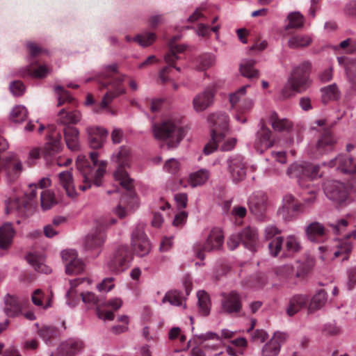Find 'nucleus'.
<instances>
[{"label": "nucleus", "mask_w": 356, "mask_h": 356, "mask_svg": "<svg viewBox=\"0 0 356 356\" xmlns=\"http://www.w3.org/2000/svg\"><path fill=\"white\" fill-rule=\"evenodd\" d=\"M25 47L28 52L26 58L29 64L19 67L17 75L22 78H32L44 79L53 72V67L48 63H42L35 60V58L42 54H48L49 51L39 46L35 42L29 40L25 42Z\"/></svg>", "instance_id": "1"}, {"label": "nucleus", "mask_w": 356, "mask_h": 356, "mask_svg": "<svg viewBox=\"0 0 356 356\" xmlns=\"http://www.w3.org/2000/svg\"><path fill=\"white\" fill-rule=\"evenodd\" d=\"M154 138L164 143L168 149L177 147L184 137V129L181 118L172 115L161 123L152 125Z\"/></svg>", "instance_id": "2"}, {"label": "nucleus", "mask_w": 356, "mask_h": 356, "mask_svg": "<svg viewBox=\"0 0 356 356\" xmlns=\"http://www.w3.org/2000/svg\"><path fill=\"white\" fill-rule=\"evenodd\" d=\"M98 156L96 152L90 153L92 163H90L83 156L80 155L77 158L76 166L83 178V184L79 186V189L83 191L91 187L92 181L97 186L102 184L101 179L106 172V162L99 160Z\"/></svg>", "instance_id": "3"}, {"label": "nucleus", "mask_w": 356, "mask_h": 356, "mask_svg": "<svg viewBox=\"0 0 356 356\" xmlns=\"http://www.w3.org/2000/svg\"><path fill=\"white\" fill-rule=\"evenodd\" d=\"M117 72L118 65L116 63L106 65L102 69L101 78L108 79L106 84L111 86V89L106 92L101 101L100 107L102 109L106 108L114 99L125 94L127 92L126 88L122 85L125 75L115 76Z\"/></svg>", "instance_id": "4"}, {"label": "nucleus", "mask_w": 356, "mask_h": 356, "mask_svg": "<svg viewBox=\"0 0 356 356\" xmlns=\"http://www.w3.org/2000/svg\"><path fill=\"white\" fill-rule=\"evenodd\" d=\"M207 121L210 128L211 139L204 146V153L209 155L217 149V144L224 139V133L229 131V115L221 111L214 112L209 114Z\"/></svg>", "instance_id": "5"}, {"label": "nucleus", "mask_w": 356, "mask_h": 356, "mask_svg": "<svg viewBox=\"0 0 356 356\" xmlns=\"http://www.w3.org/2000/svg\"><path fill=\"white\" fill-rule=\"evenodd\" d=\"M129 150L126 147H121L118 151L111 156L112 163L116 165V170L113 172V177L115 181L129 193L131 200L136 203L137 197L131 192L133 188V179L125 170V167L129 164Z\"/></svg>", "instance_id": "6"}, {"label": "nucleus", "mask_w": 356, "mask_h": 356, "mask_svg": "<svg viewBox=\"0 0 356 356\" xmlns=\"http://www.w3.org/2000/svg\"><path fill=\"white\" fill-rule=\"evenodd\" d=\"M29 187V194L24 193L19 190L14 191L8 195V197L5 201L6 212L10 213L14 211L19 214H24L25 209L29 207V201H32L36 197L37 185L31 184Z\"/></svg>", "instance_id": "7"}, {"label": "nucleus", "mask_w": 356, "mask_h": 356, "mask_svg": "<svg viewBox=\"0 0 356 356\" xmlns=\"http://www.w3.org/2000/svg\"><path fill=\"white\" fill-rule=\"evenodd\" d=\"M270 255L278 256L282 251L285 255H292L302 249L299 238L295 235H289L284 239L282 236H277L268 244Z\"/></svg>", "instance_id": "8"}, {"label": "nucleus", "mask_w": 356, "mask_h": 356, "mask_svg": "<svg viewBox=\"0 0 356 356\" xmlns=\"http://www.w3.org/2000/svg\"><path fill=\"white\" fill-rule=\"evenodd\" d=\"M224 236L222 230L218 227L212 228L207 236L206 241L197 242L193 245V252L195 257L201 260L205 257L206 251L219 250L223 244Z\"/></svg>", "instance_id": "9"}, {"label": "nucleus", "mask_w": 356, "mask_h": 356, "mask_svg": "<svg viewBox=\"0 0 356 356\" xmlns=\"http://www.w3.org/2000/svg\"><path fill=\"white\" fill-rule=\"evenodd\" d=\"M106 227L105 222L95 224L94 228L83 239L85 250L92 252L93 257H97L99 254L101 248L106 241Z\"/></svg>", "instance_id": "10"}, {"label": "nucleus", "mask_w": 356, "mask_h": 356, "mask_svg": "<svg viewBox=\"0 0 356 356\" xmlns=\"http://www.w3.org/2000/svg\"><path fill=\"white\" fill-rule=\"evenodd\" d=\"M131 259L127 245H121L115 248L107 259L106 266L111 272L120 273L129 267Z\"/></svg>", "instance_id": "11"}, {"label": "nucleus", "mask_w": 356, "mask_h": 356, "mask_svg": "<svg viewBox=\"0 0 356 356\" xmlns=\"http://www.w3.org/2000/svg\"><path fill=\"white\" fill-rule=\"evenodd\" d=\"M179 38V35H176L169 41L168 44L170 50L164 56V60L168 63V65L163 67L159 73V78L163 83L171 79L173 68L178 72L180 71L179 67L173 65L174 63L179 58L176 53L182 52L185 50V47L183 45H177L175 44V42Z\"/></svg>", "instance_id": "12"}, {"label": "nucleus", "mask_w": 356, "mask_h": 356, "mask_svg": "<svg viewBox=\"0 0 356 356\" xmlns=\"http://www.w3.org/2000/svg\"><path fill=\"white\" fill-rule=\"evenodd\" d=\"M337 139L330 129H325L314 144L308 147V153L314 157L323 156L334 149Z\"/></svg>", "instance_id": "13"}, {"label": "nucleus", "mask_w": 356, "mask_h": 356, "mask_svg": "<svg viewBox=\"0 0 356 356\" xmlns=\"http://www.w3.org/2000/svg\"><path fill=\"white\" fill-rule=\"evenodd\" d=\"M311 70V64L304 62L293 68L290 76L296 92L302 93L306 91L312 84L309 75Z\"/></svg>", "instance_id": "14"}, {"label": "nucleus", "mask_w": 356, "mask_h": 356, "mask_svg": "<svg viewBox=\"0 0 356 356\" xmlns=\"http://www.w3.org/2000/svg\"><path fill=\"white\" fill-rule=\"evenodd\" d=\"M324 193L330 200L339 204H348V189L343 183L336 180H328L323 185Z\"/></svg>", "instance_id": "15"}, {"label": "nucleus", "mask_w": 356, "mask_h": 356, "mask_svg": "<svg viewBox=\"0 0 356 356\" xmlns=\"http://www.w3.org/2000/svg\"><path fill=\"white\" fill-rule=\"evenodd\" d=\"M131 245L134 252L139 257H144L149 252L150 243L142 225L136 226L132 231Z\"/></svg>", "instance_id": "16"}, {"label": "nucleus", "mask_w": 356, "mask_h": 356, "mask_svg": "<svg viewBox=\"0 0 356 356\" xmlns=\"http://www.w3.org/2000/svg\"><path fill=\"white\" fill-rule=\"evenodd\" d=\"M227 170L234 182L243 180L246 175V165L243 156L236 154L227 159Z\"/></svg>", "instance_id": "17"}, {"label": "nucleus", "mask_w": 356, "mask_h": 356, "mask_svg": "<svg viewBox=\"0 0 356 356\" xmlns=\"http://www.w3.org/2000/svg\"><path fill=\"white\" fill-rule=\"evenodd\" d=\"M61 257L65 262V272L67 275H76L84 270L83 261L77 257L75 250H65L61 252Z\"/></svg>", "instance_id": "18"}, {"label": "nucleus", "mask_w": 356, "mask_h": 356, "mask_svg": "<svg viewBox=\"0 0 356 356\" xmlns=\"http://www.w3.org/2000/svg\"><path fill=\"white\" fill-rule=\"evenodd\" d=\"M221 312L233 314L240 312L242 308L241 297L236 291L221 294Z\"/></svg>", "instance_id": "19"}, {"label": "nucleus", "mask_w": 356, "mask_h": 356, "mask_svg": "<svg viewBox=\"0 0 356 356\" xmlns=\"http://www.w3.org/2000/svg\"><path fill=\"white\" fill-rule=\"evenodd\" d=\"M302 202L297 203L293 207V211L304 213L309 210L317 201L319 188L316 186L302 187Z\"/></svg>", "instance_id": "20"}, {"label": "nucleus", "mask_w": 356, "mask_h": 356, "mask_svg": "<svg viewBox=\"0 0 356 356\" xmlns=\"http://www.w3.org/2000/svg\"><path fill=\"white\" fill-rule=\"evenodd\" d=\"M3 170L9 181L17 179L24 170L22 161L14 153L10 154L3 160Z\"/></svg>", "instance_id": "21"}, {"label": "nucleus", "mask_w": 356, "mask_h": 356, "mask_svg": "<svg viewBox=\"0 0 356 356\" xmlns=\"http://www.w3.org/2000/svg\"><path fill=\"white\" fill-rule=\"evenodd\" d=\"M85 346L78 338H70L63 341L56 349V356H76L82 353Z\"/></svg>", "instance_id": "22"}, {"label": "nucleus", "mask_w": 356, "mask_h": 356, "mask_svg": "<svg viewBox=\"0 0 356 356\" xmlns=\"http://www.w3.org/2000/svg\"><path fill=\"white\" fill-rule=\"evenodd\" d=\"M250 211L257 217H261L266 212L268 198L266 193L259 191L252 193L248 199Z\"/></svg>", "instance_id": "23"}, {"label": "nucleus", "mask_w": 356, "mask_h": 356, "mask_svg": "<svg viewBox=\"0 0 356 356\" xmlns=\"http://www.w3.org/2000/svg\"><path fill=\"white\" fill-rule=\"evenodd\" d=\"M81 298L88 309H90L96 306V314L99 318L104 321H112L114 318V314L113 312L104 311L101 308V305H99V300L94 293H81Z\"/></svg>", "instance_id": "24"}, {"label": "nucleus", "mask_w": 356, "mask_h": 356, "mask_svg": "<svg viewBox=\"0 0 356 356\" xmlns=\"http://www.w3.org/2000/svg\"><path fill=\"white\" fill-rule=\"evenodd\" d=\"M48 130L51 133L48 136L43 148V154L46 159L59 152L62 148V136L60 133L56 131L53 125L49 126Z\"/></svg>", "instance_id": "25"}, {"label": "nucleus", "mask_w": 356, "mask_h": 356, "mask_svg": "<svg viewBox=\"0 0 356 356\" xmlns=\"http://www.w3.org/2000/svg\"><path fill=\"white\" fill-rule=\"evenodd\" d=\"M352 243L347 239L343 238L335 241L334 246L327 248L325 246H320L318 248L321 252L325 251V256L333 254L334 258L341 257L343 261L348 259V254L352 251Z\"/></svg>", "instance_id": "26"}, {"label": "nucleus", "mask_w": 356, "mask_h": 356, "mask_svg": "<svg viewBox=\"0 0 356 356\" xmlns=\"http://www.w3.org/2000/svg\"><path fill=\"white\" fill-rule=\"evenodd\" d=\"M275 143V139L269 128L261 124L257 132L254 147L257 152L262 154L265 150L270 148Z\"/></svg>", "instance_id": "27"}, {"label": "nucleus", "mask_w": 356, "mask_h": 356, "mask_svg": "<svg viewBox=\"0 0 356 356\" xmlns=\"http://www.w3.org/2000/svg\"><path fill=\"white\" fill-rule=\"evenodd\" d=\"M213 100L214 90L211 88H207L193 98V108L197 112L204 111L213 104Z\"/></svg>", "instance_id": "28"}, {"label": "nucleus", "mask_w": 356, "mask_h": 356, "mask_svg": "<svg viewBox=\"0 0 356 356\" xmlns=\"http://www.w3.org/2000/svg\"><path fill=\"white\" fill-rule=\"evenodd\" d=\"M88 136L90 145L93 149H98L102 147L106 140L108 131L98 126H91L86 129Z\"/></svg>", "instance_id": "29"}, {"label": "nucleus", "mask_w": 356, "mask_h": 356, "mask_svg": "<svg viewBox=\"0 0 356 356\" xmlns=\"http://www.w3.org/2000/svg\"><path fill=\"white\" fill-rule=\"evenodd\" d=\"M307 238L312 243H320L326 236L327 230L319 222H312L305 227Z\"/></svg>", "instance_id": "30"}, {"label": "nucleus", "mask_w": 356, "mask_h": 356, "mask_svg": "<svg viewBox=\"0 0 356 356\" xmlns=\"http://www.w3.org/2000/svg\"><path fill=\"white\" fill-rule=\"evenodd\" d=\"M238 234L241 236V243L245 248L252 252L256 251L258 245V232L256 228L247 227Z\"/></svg>", "instance_id": "31"}, {"label": "nucleus", "mask_w": 356, "mask_h": 356, "mask_svg": "<svg viewBox=\"0 0 356 356\" xmlns=\"http://www.w3.org/2000/svg\"><path fill=\"white\" fill-rule=\"evenodd\" d=\"M82 118L81 113L78 110L60 109L57 114V122L62 125L76 124Z\"/></svg>", "instance_id": "32"}, {"label": "nucleus", "mask_w": 356, "mask_h": 356, "mask_svg": "<svg viewBox=\"0 0 356 356\" xmlns=\"http://www.w3.org/2000/svg\"><path fill=\"white\" fill-rule=\"evenodd\" d=\"M211 173L206 168H201L188 175V183L192 188L204 185L210 177Z\"/></svg>", "instance_id": "33"}, {"label": "nucleus", "mask_w": 356, "mask_h": 356, "mask_svg": "<svg viewBox=\"0 0 356 356\" xmlns=\"http://www.w3.org/2000/svg\"><path fill=\"white\" fill-rule=\"evenodd\" d=\"M4 312L10 317L17 316L22 312L21 305L17 296L7 294L4 297Z\"/></svg>", "instance_id": "34"}, {"label": "nucleus", "mask_w": 356, "mask_h": 356, "mask_svg": "<svg viewBox=\"0 0 356 356\" xmlns=\"http://www.w3.org/2000/svg\"><path fill=\"white\" fill-rule=\"evenodd\" d=\"M63 132L65 143L68 149L73 152L79 150L80 147L79 140V130L74 127L67 126L64 129Z\"/></svg>", "instance_id": "35"}, {"label": "nucleus", "mask_w": 356, "mask_h": 356, "mask_svg": "<svg viewBox=\"0 0 356 356\" xmlns=\"http://www.w3.org/2000/svg\"><path fill=\"white\" fill-rule=\"evenodd\" d=\"M59 183L65 189L66 194L70 197H74L76 192L74 188L73 177L70 171L66 170L59 173Z\"/></svg>", "instance_id": "36"}, {"label": "nucleus", "mask_w": 356, "mask_h": 356, "mask_svg": "<svg viewBox=\"0 0 356 356\" xmlns=\"http://www.w3.org/2000/svg\"><path fill=\"white\" fill-rule=\"evenodd\" d=\"M308 298L305 295H296L293 296L289 302L286 309V313L289 316H292L302 309L305 308L308 303Z\"/></svg>", "instance_id": "37"}, {"label": "nucleus", "mask_w": 356, "mask_h": 356, "mask_svg": "<svg viewBox=\"0 0 356 356\" xmlns=\"http://www.w3.org/2000/svg\"><path fill=\"white\" fill-rule=\"evenodd\" d=\"M31 301L34 305L47 309L52 306V298L51 296H46L42 289H38L31 294Z\"/></svg>", "instance_id": "38"}, {"label": "nucleus", "mask_w": 356, "mask_h": 356, "mask_svg": "<svg viewBox=\"0 0 356 356\" xmlns=\"http://www.w3.org/2000/svg\"><path fill=\"white\" fill-rule=\"evenodd\" d=\"M15 231L10 223H5L0 227V249L6 250L12 243Z\"/></svg>", "instance_id": "39"}, {"label": "nucleus", "mask_w": 356, "mask_h": 356, "mask_svg": "<svg viewBox=\"0 0 356 356\" xmlns=\"http://www.w3.org/2000/svg\"><path fill=\"white\" fill-rule=\"evenodd\" d=\"M269 123L275 131H288L292 127L291 122L284 118H280L277 113L271 112Z\"/></svg>", "instance_id": "40"}, {"label": "nucleus", "mask_w": 356, "mask_h": 356, "mask_svg": "<svg viewBox=\"0 0 356 356\" xmlns=\"http://www.w3.org/2000/svg\"><path fill=\"white\" fill-rule=\"evenodd\" d=\"M307 170L306 163H293L288 168L286 174L290 178L297 179L299 185L304 187L300 180L306 178Z\"/></svg>", "instance_id": "41"}, {"label": "nucleus", "mask_w": 356, "mask_h": 356, "mask_svg": "<svg viewBox=\"0 0 356 356\" xmlns=\"http://www.w3.org/2000/svg\"><path fill=\"white\" fill-rule=\"evenodd\" d=\"M312 40V36L309 34H297L289 38L288 44L292 49L303 48L308 47Z\"/></svg>", "instance_id": "42"}, {"label": "nucleus", "mask_w": 356, "mask_h": 356, "mask_svg": "<svg viewBox=\"0 0 356 356\" xmlns=\"http://www.w3.org/2000/svg\"><path fill=\"white\" fill-rule=\"evenodd\" d=\"M255 60L253 59H244L240 64V72L242 76L248 79L257 78L259 71L254 68Z\"/></svg>", "instance_id": "43"}, {"label": "nucleus", "mask_w": 356, "mask_h": 356, "mask_svg": "<svg viewBox=\"0 0 356 356\" xmlns=\"http://www.w3.org/2000/svg\"><path fill=\"white\" fill-rule=\"evenodd\" d=\"M327 301V293L324 290H319L314 295L308 306V312L314 313L321 309Z\"/></svg>", "instance_id": "44"}, {"label": "nucleus", "mask_w": 356, "mask_h": 356, "mask_svg": "<svg viewBox=\"0 0 356 356\" xmlns=\"http://www.w3.org/2000/svg\"><path fill=\"white\" fill-rule=\"evenodd\" d=\"M322 101L327 104L330 101H335L339 99L340 92L336 83L323 87L321 88Z\"/></svg>", "instance_id": "45"}, {"label": "nucleus", "mask_w": 356, "mask_h": 356, "mask_svg": "<svg viewBox=\"0 0 356 356\" xmlns=\"http://www.w3.org/2000/svg\"><path fill=\"white\" fill-rule=\"evenodd\" d=\"M28 116V111L23 105L15 106L10 113V120L15 123H21Z\"/></svg>", "instance_id": "46"}, {"label": "nucleus", "mask_w": 356, "mask_h": 356, "mask_svg": "<svg viewBox=\"0 0 356 356\" xmlns=\"http://www.w3.org/2000/svg\"><path fill=\"white\" fill-rule=\"evenodd\" d=\"M216 63V57L211 54H204L200 56L195 62L196 67L199 70H205L206 69L213 66Z\"/></svg>", "instance_id": "47"}, {"label": "nucleus", "mask_w": 356, "mask_h": 356, "mask_svg": "<svg viewBox=\"0 0 356 356\" xmlns=\"http://www.w3.org/2000/svg\"><path fill=\"white\" fill-rule=\"evenodd\" d=\"M287 20L289 23L285 27L286 30L301 28L304 24L305 18L300 12H292L288 15Z\"/></svg>", "instance_id": "48"}, {"label": "nucleus", "mask_w": 356, "mask_h": 356, "mask_svg": "<svg viewBox=\"0 0 356 356\" xmlns=\"http://www.w3.org/2000/svg\"><path fill=\"white\" fill-rule=\"evenodd\" d=\"M197 296L200 313L203 316H207L210 312V300L207 293L204 291H199Z\"/></svg>", "instance_id": "49"}, {"label": "nucleus", "mask_w": 356, "mask_h": 356, "mask_svg": "<svg viewBox=\"0 0 356 356\" xmlns=\"http://www.w3.org/2000/svg\"><path fill=\"white\" fill-rule=\"evenodd\" d=\"M54 92L58 98L57 106H60L65 103H71L74 100L70 93L60 86H55Z\"/></svg>", "instance_id": "50"}, {"label": "nucleus", "mask_w": 356, "mask_h": 356, "mask_svg": "<svg viewBox=\"0 0 356 356\" xmlns=\"http://www.w3.org/2000/svg\"><path fill=\"white\" fill-rule=\"evenodd\" d=\"M156 39V35L153 32L146 31L134 37V41L140 46L145 47L151 45Z\"/></svg>", "instance_id": "51"}, {"label": "nucleus", "mask_w": 356, "mask_h": 356, "mask_svg": "<svg viewBox=\"0 0 356 356\" xmlns=\"http://www.w3.org/2000/svg\"><path fill=\"white\" fill-rule=\"evenodd\" d=\"M280 344L275 340H270L262 348V356H277L280 351Z\"/></svg>", "instance_id": "52"}, {"label": "nucleus", "mask_w": 356, "mask_h": 356, "mask_svg": "<svg viewBox=\"0 0 356 356\" xmlns=\"http://www.w3.org/2000/svg\"><path fill=\"white\" fill-rule=\"evenodd\" d=\"M183 296L177 290L168 291L162 299V302H168L171 305L179 306L182 304Z\"/></svg>", "instance_id": "53"}, {"label": "nucleus", "mask_w": 356, "mask_h": 356, "mask_svg": "<svg viewBox=\"0 0 356 356\" xmlns=\"http://www.w3.org/2000/svg\"><path fill=\"white\" fill-rule=\"evenodd\" d=\"M38 329V334L46 343L50 341L56 334V329L53 326L44 325L39 327L38 323H35Z\"/></svg>", "instance_id": "54"}, {"label": "nucleus", "mask_w": 356, "mask_h": 356, "mask_svg": "<svg viewBox=\"0 0 356 356\" xmlns=\"http://www.w3.org/2000/svg\"><path fill=\"white\" fill-rule=\"evenodd\" d=\"M54 202V193L51 191L46 190L41 193L40 204L43 210L49 209Z\"/></svg>", "instance_id": "55"}, {"label": "nucleus", "mask_w": 356, "mask_h": 356, "mask_svg": "<svg viewBox=\"0 0 356 356\" xmlns=\"http://www.w3.org/2000/svg\"><path fill=\"white\" fill-rule=\"evenodd\" d=\"M225 134L224 133V139L222 141L218 143L217 149L222 152H228L232 150L237 143V139L234 137L226 138Z\"/></svg>", "instance_id": "56"}, {"label": "nucleus", "mask_w": 356, "mask_h": 356, "mask_svg": "<svg viewBox=\"0 0 356 356\" xmlns=\"http://www.w3.org/2000/svg\"><path fill=\"white\" fill-rule=\"evenodd\" d=\"M250 85H245L240 88L238 90L229 95V102L233 108H235V105L238 104L242 97L246 94L247 88Z\"/></svg>", "instance_id": "57"}, {"label": "nucleus", "mask_w": 356, "mask_h": 356, "mask_svg": "<svg viewBox=\"0 0 356 356\" xmlns=\"http://www.w3.org/2000/svg\"><path fill=\"white\" fill-rule=\"evenodd\" d=\"M29 262L33 266L35 270L38 272L48 274L51 273V268L45 264L35 260L33 255H29L27 258Z\"/></svg>", "instance_id": "58"}, {"label": "nucleus", "mask_w": 356, "mask_h": 356, "mask_svg": "<svg viewBox=\"0 0 356 356\" xmlns=\"http://www.w3.org/2000/svg\"><path fill=\"white\" fill-rule=\"evenodd\" d=\"M9 89L14 96H22L25 92L26 88L21 81H13L10 83Z\"/></svg>", "instance_id": "59"}, {"label": "nucleus", "mask_w": 356, "mask_h": 356, "mask_svg": "<svg viewBox=\"0 0 356 356\" xmlns=\"http://www.w3.org/2000/svg\"><path fill=\"white\" fill-rule=\"evenodd\" d=\"M67 298V304L70 307H76L79 302V299L81 298V293L78 294L77 291L75 289H70L65 295Z\"/></svg>", "instance_id": "60"}, {"label": "nucleus", "mask_w": 356, "mask_h": 356, "mask_svg": "<svg viewBox=\"0 0 356 356\" xmlns=\"http://www.w3.org/2000/svg\"><path fill=\"white\" fill-rule=\"evenodd\" d=\"M180 168V163L179 161L176 159H170L165 163L163 165L164 171L170 173L175 174L177 173Z\"/></svg>", "instance_id": "61"}, {"label": "nucleus", "mask_w": 356, "mask_h": 356, "mask_svg": "<svg viewBox=\"0 0 356 356\" xmlns=\"http://www.w3.org/2000/svg\"><path fill=\"white\" fill-rule=\"evenodd\" d=\"M306 166L307 170L306 178L314 180L322 176V174L320 173L321 166L319 165H309L306 163Z\"/></svg>", "instance_id": "62"}, {"label": "nucleus", "mask_w": 356, "mask_h": 356, "mask_svg": "<svg viewBox=\"0 0 356 356\" xmlns=\"http://www.w3.org/2000/svg\"><path fill=\"white\" fill-rule=\"evenodd\" d=\"M323 333L327 336H336L341 333V328L334 322L324 325Z\"/></svg>", "instance_id": "63"}, {"label": "nucleus", "mask_w": 356, "mask_h": 356, "mask_svg": "<svg viewBox=\"0 0 356 356\" xmlns=\"http://www.w3.org/2000/svg\"><path fill=\"white\" fill-rule=\"evenodd\" d=\"M295 92H296V91L295 90L294 85L289 77L288 81L282 89L281 97L282 99L289 98L292 97L295 94Z\"/></svg>", "instance_id": "64"}]
</instances>
